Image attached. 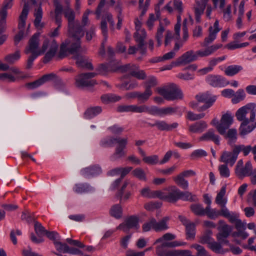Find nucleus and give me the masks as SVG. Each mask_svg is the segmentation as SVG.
I'll list each match as a JSON object with an SVG mask.
<instances>
[{"instance_id": "bf43d9fd", "label": "nucleus", "mask_w": 256, "mask_h": 256, "mask_svg": "<svg viewBox=\"0 0 256 256\" xmlns=\"http://www.w3.org/2000/svg\"><path fill=\"white\" fill-rule=\"evenodd\" d=\"M191 248H193L197 250L198 256H210L205 248L200 245L194 244L191 246Z\"/></svg>"}, {"instance_id": "393cba45", "label": "nucleus", "mask_w": 256, "mask_h": 256, "mask_svg": "<svg viewBox=\"0 0 256 256\" xmlns=\"http://www.w3.org/2000/svg\"><path fill=\"white\" fill-rule=\"evenodd\" d=\"M226 193V188L223 186L218 192L215 199V202L216 204L221 207V209H226V204L227 202V199L225 197Z\"/></svg>"}, {"instance_id": "e2e57ef3", "label": "nucleus", "mask_w": 256, "mask_h": 256, "mask_svg": "<svg viewBox=\"0 0 256 256\" xmlns=\"http://www.w3.org/2000/svg\"><path fill=\"white\" fill-rule=\"evenodd\" d=\"M97 71L98 72V74H104L106 72H114V70H112L111 68L110 67V65L109 64H100L98 68L96 69Z\"/></svg>"}, {"instance_id": "9d476101", "label": "nucleus", "mask_w": 256, "mask_h": 256, "mask_svg": "<svg viewBox=\"0 0 256 256\" xmlns=\"http://www.w3.org/2000/svg\"><path fill=\"white\" fill-rule=\"evenodd\" d=\"M252 166L250 161L247 162L244 166L242 160H239L235 168V174L240 179H242L244 177L250 176L252 174Z\"/></svg>"}, {"instance_id": "774afa93", "label": "nucleus", "mask_w": 256, "mask_h": 256, "mask_svg": "<svg viewBox=\"0 0 256 256\" xmlns=\"http://www.w3.org/2000/svg\"><path fill=\"white\" fill-rule=\"evenodd\" d=\"M155 218H151L148 222L144 223L142 226L144 232H146L150 230L152 228L154 230Z\"/></svg>"}, {"instance_id": "4d7b16f0", "label": "nucleus", "mask_w": 256, "mask_h": 256, "mask_svg": "<svg viewBox=\"0 0 256 256\" xmlns=\"http://www.w3.org/2000/svg\"><path fill=\"white\" fill-rule=\"evenodd\" d=\"M142 160L148 164L154 165L158 162V157L157 155L144 156Z\"/></svg>"}, {"instance_id": "423d86ee", "label": "nucleus", "mask_w": 256, "mask_h": 256, "mask_svg": "<svg viewBox=\"0 0 256 256\" xmlns=\"http://www.w3.org/2000/svg\"><path fill=\"white\" fill-rule=\"evenodd\" d=\"M20 57L19 51H16L14 53L6 55L4 58V60L6 63H4L0 60V70L6 71L9 70L14 74H20L22 73L20 70L16 66L10 67L9 65L14 64Z\"/></svg>"}, {"instance_id": "69168bd1", "label": "nucleus", "mask_w": 256, "mask_h": 256, "mask_svg": "<svg viewBox=\"0 0 256 256\" xmlns=\"http://www.w3.org/2000/svg\"><path fill=\"white\" fill-rule=\"evenodd\" d=\"M237 132L236 130L234 128L230 129L227 134H225L226 138L230 139L229 143L231 144L232 142H234L236 139Z\"/></svg>"}, {"instance_id": "79ce46f5", "label": "nucleus", "mask_w": 256, "mask_h": 256, "mask_svg": "<svg viewBox=\"0 0 256 256\" xmlns=\"http://www.w3.org/2000/svg\"><path fill=\"white\" fill-rule=\"evenodd\" d=\"M110 213L112 216L116 218H121L122 213V206L119 204L113 206L110 210Z\"/></svg>"}, {"instance_id": "7c9ffc66", "label": "nucleus", "mask_w": 256, "mask_h": 256, "mask_svg": "<svg viewBox=\"0 0 256 256\" xmlns=\"http://www.w3.org/2000/svg\"><path fill=\"white\" fill-rule=\"evenodd\" d=\"M34 16L35 17L34 20V24L35 26L38 29H40L44 28V24L43 22H41L42 17V10L40 6L37 9L35 10Z\"/></svg>"}, {"instance_id": "39448f33", "label": "nucleus", "mask_w": 256, "mask_h": 256, "mask_svg": "<svg viewBox=\"0 0 256 256\" xmlns=\"http://www.w3.org/2000/svg\"><path fill=\"white\" fill-rule=\"evenodd\" d=\"M256 114L255 108L248 104L240 108L236 113V116L238 121L250 122L254 121Z\"/></svg>"}, {"instance_id": "2eb2a0df", "label": "nucleus", "mask_w": 256, "mask_h": 256, "mask_svg": "<svg viewBox=\"0 0 256 256\" xmlns=\"http://www.w3.org/2000/svg\"><path fill=\"white\" fill-rule=\"evenodd\" d=\"M196 4L194 5L193 10L195 18L198 22H200V16L204 14L206 3L208 0H195Z\"/></svg>"}, {"instance_id": "f8f14e48", "label": "nucleus", "mask_w": 256, "mask_h": 256, "mask_svg": "<svg viewBox=\"0 0 256 256\" xmlns=\"http://www.w3.org/2000/svg\"><path fill=\"white\" fill-rule=\"evenodd\" d=\"M146 33L144 29H137V31L134 34V38L138 44V48L140 49V53L142 55H145L146 53V48L145 46V39Z\"/></svg>"}, {"instance_id": "e433bc0d", "label": "nucleus", "mask_w": 256, "mask_h": 256, "mask_svg": "<svg viewBox=\"0 0 256 256\" xmlns=\"http://www.w3.org/2000/svg\"><path fill=\"white\" fill-rule=\"evenodd\" d=\"M250 122H242L240 128V133L242 136H244L251 132L256 127L255 124H248Z\"/></svg>"}, {"instance_id": "338daca9", "label": "nucleus", "mask_w": 256, "mask_h": 256, "mask_svg": "<svg viewBox=\"0 0 256 256\" xmlns=\"http://www.w3.org/2000/svg\"><path fill=\"white\" fill-rule=\"evenodd\" d=\"M172 256H192L190 250H172Z\"/></svg>"}, {"instance_id": "c756f323", "label": "nucleus", "mask_w": 256, "mask_h": 256, "mask_svg": "<svg viewBox=\"0 0 256 256\" xmlns=\"http://www.w3.org/2000/svg\"><path fill=\"white\" fill-rule=\"evenodd\" d=\"M170 218L168 216L163 218L160 221L157 222L155 219L154 230L156 232H162L168 228V222Z\"/></svg>"}, {"instance_id": "0e129e2a", "label": "nucleus", "mask_w": 256, "mask_h": 256, "mask_svg": "<svg viewBox=\"0 0 256 256\" xmlns=\"http://www.w3.org/2000/svg\"><path fill=\"white\" fill-rule=\"evenodd\" d=\"M186 235L188 238H194L195 236V225L194 223L189 224L186 227Z\"/></svg>"}, {"instance_id": "5fc2aeb1", "label": "nucleus", "mask_w": 256, "mask_h": 256, "mask_svg": "<svg viewBox=\"0 0 256 256\" xmlns=\"http://www.w3.org/2000/svg\"><path fill=\"white\" fill-rule=\"evenodd\" d=\"M34 231L39 238H42L47 232L42 224L38 222H36L34 223Z\"/></svg>"}, {"instance_id": "a211bd4d", "label": "nucleus", "mask_w": 256, "mask_h": 256, "mask_svg": "<svg viewBox=\"0 0 256 256\" xmlns=\"http://www.w3.org/2000/svg\"><path fill=\"white\" fill-rule=\"evenodd\" d=\"M220 30L219 28V23L218 20H216L214 24V26L209 28V35L204 40V45L206 46L212 42L216 38V34Z\"/></svg>"}, {"instance_id": "8fccbe9b", "label": "nucleus", "mask_w": 256, "mask_h": 256, "mask_svg": "<svg viewBox=\"0 0 256 256\" xmlns=\"http://www.w3.org/2000/svg\"><path fill=\"white\" fill-rule=\"evenodd\" d=\"M246 94L242 89H239L236 93L234 94V98H232V102L234 104H236L244 100Z\"/></svg>"}, {"instance_id": "2f4dec72", "label": "nucleus", "mask_w": 256, "mask_h": 256, "mask_svg": "<svg viewBox=\"0 0 256 256\" xmlns=\"http://www.w3.org/2000/svg\"><path fill=\"white\" fill-rule=\"evenodd\" d=\"M100 28L102 34L104 36V42L102 43L101 48L99 51V54L101 56H104L105 52L104 43L106 41L108 38V28L107 24L105 20H102L101 22Z\"/></svg>"}, {"instance_id": "c03bdc74", "label": "nucleus", "mask_w": 256, "mask_h": 256, "mask_svg": "<svg viewBox=\"0 0 256 256\" xmlns=\"http://www.w3.org/2000/svg\"><path fill=\"white\" fill-rule=\"evenodd\" d=\"M165 31V28L160 22L159 26L158 28L157 32L156 34V39L157 42V46H160L162 44V39L163 38V33Z\"/></svg>"}, {"instance_id": "864d4df0", "label": "nucleus", "mask_w": 256, "mask_h": 256, "mask_svg": "<svg viewBox=\"0 0 256 256\" xmlns=\"http://www.w3.org/2000/svg\"><path fill=\"white\" fill-rule=\"evenodd\" d=\"M132 76H134L139 80H144L146 78V74L142 70H140L138 66H136V68L132 72Z\"/></svg>"}, {"instance_id": "72a5a7b5", "label": "nucleus", "mask_w": 256, "mask_h": 256, "mask_svg": "<svg viewBox=\"0 0 256 256\" xmlns=\"http://www.w3.org/2000/svg\"><path fill=\"white\" fill-rule=\"evenodd\" d=\"M102 112L100 106H96L88 108L84 113V117L87 119L92 118L96 116Z\"/></svg>"}, {"instance_id": "f704fd0d", "label": "nucleus", "mask_w": 256, "mask_h": 256, "mask_svg": "<svg viewBox=\"0 0 256 256\" xmlns=\"http://www.w3.org/2000/svg\"><path fill=\"white\" fill-rule=\"evenodd\" d=\"M74 190L76 193L82 194L93 192L94 188L89 184L84 183L76 184L74 188Z\"/></svg>"}, {"instance_id": "0eeeda50", "label": "nucleus", "mask_w": 256, "mask_h": 256, "mask_svg": "<svg viewBox=\"0 0 256 256\" xmlns=\"http://www.w3.org/2000/svg\"><path fill=\"white\" fill-rule=\"evenodd\" d=\"M58 48V44L55 40L52 38L50 39L46 38L44 39L41 48L42 54H44L46 50H48L44 58L43 62L44 63H47L52 60Z\"/></svg>"}, {"instance_id": "20e7f679", "label": "nucleus", "mask_w": 256, "mask_h": 256, "mask_svg": "<svg viewBox=\"0 0 256 256\" xmlns=\"http://www.w3.org/2000/svg\"><path fill=\"white\" fill-rule=\"evenodd\" d=\"M158 92L168 100H174L181 99L182 94L178 86L174 84H170L164 88H158Z\"/></svg>"}, {"instance_id": "f3484780", "label": "nucleus", "mask_w": 256, "mask_h": 256, "mask_svg": "<svg viewBox=\"0 0 256 256\" xmlns=\"http://www.w3.org/2000/svg\"><path fill=\"white\" fill-rule=\"evenodd\" d=\"M238 154L234 148L232 152H224L220 157V161L232 166L235 163Z\"/></svg>"}, {"instance_id": "bb28decb", "label": "nucleus", "mask_w": 256, "mask_h": 256, "mask_svg": "<svg viewBox=\"0 0 256 256\" xmlns=\"http://www.w3.org/2000/svg\"><path fill=\"white\" fill-rule=\"evenodd\" d=\"M28 11V5L26 2H25L21 14L19 16V22L18 24V28L20 30H24V26H26V20L27 18Z\"/></svg>"}, {"instance_id": "603ef678", "label": "nucleus", "mask_w": 256, "mask_h": 256, "mask_svg": "<svg viewBox=\"0 0 256 256\" xmlns=\"http://www.w3.org/2000/svg\"><path fill=\"white\" fill-rule=\"evenodd\" d=\"M14 74L10 72H4L0 74V80L6 81L9 82H14L16 80V77Z\"/></svg>"}, {"instance_id": "680f3d73", "label": "nucleus", "mask_w": 256, "mask_h": 256, "mask_svg": "<svg viewBox=\"0 0 256 256\" xmlns=\"http://www.w3.org/2000/svg\"><path fill=\"white\" fill-rule=\"evenodd\" d=\"M54 243L58 251L62 252L64 253L68 252L70 247L67 244L58 241H54Z\"/></svg>"}, {"instance_id": "052dcab7", "label": "nucleus", "mask_w": 256, "mask_h": 256, "mask_svg": "<svg viewBox=\"0 0 256 256\" xmlns=\"http://www.w3.org/2000/svg\"><path fill=\"white\" fill-rule=\"evenodd\" d=\"M196 52L198 58L199 57H206L212 54L210 46L204 49H201L198 50H197Z\"/></svg>"}, {"instance_id": "13d9d810", "label": "nucleus", "mask_w": 256, "mask_h": 256, "mask_svg": "<svg viewBox=\"0 0 256 256\" xmlns=\"http://www.w3.org/2000/svg\"><path fill=\"white\" fill-rule=\"evenodd\" d=\"M220 176L222 178H228L230 175V171L228 165L224 164L218 166V168Z\"/></svg>"}, {"instance_id": "c9c22d12", "label": "nucleus", "mask_w": 256, "mask_h": 256, "mask_svg": "<svg viewBox=\"0 0 256 256\" xmlns=\"http://www.w3.org/2000/svg\"><path fill=\"white\" fill-rule=\"evenodd\" d=\"M179 199L190 202H196L198 200L196 195L192 194L188 191L182 192L178 189V200Z\"/></svg>"}, {"instance_id": "49530a36", "label": "nucleus", "mask_w": 256, "mask_h": 256, "mask_svg": "<svg viewBox=\"0 0 256 256\" xmlns=\"http://www.w3.org/2000/svg\"><path fill=\"white\" fill-rule=\"evenodd\" d=\"M191 210L196 215L204 216L206 214V208L199 204H192L190 206Z\"/></svg>"}, {"instance_id": "a878e982", "label": "nucleus", "mask_w": 256, "mask_h": 256, "mask_svg": "<svg viewBox=\"0 0 256 256\" xmlns=\"http://www.w3.org/2000/svg\"><path fill=\"white\" fill-rule=\"evenodd\" d=\"M208 128L206 122L204 120L197 122L188 127V130L192 133H202Z\"/></svg>"}, {"instance_id": "ddd939ff", "label": "nucleus", "mask_w": 256, "mask_h": 256, "mask_svg": "<svg viewBox=\"0 0 256 256\" xmlns=\"http://www.w3.org/2000/svg\"><path fill=\"white\" fill-rule=\"evenodd\" d=\"M233 122V116L228 112L223 114L220 120L219 125L217 126V130L222 135L226 134L228 130Z\"/></svg>"}, {"instance_id": "37998d69", "label": "nucleus", "mask_w": 256, "mask_h": 256, "mask_svg": "<svg viewBox=\"0 0 256 256\" xmlns=\"http://www.w3.org/2000/svg\"><path fill=\"white\" fill-rule=\"evenodd\" d=\"M120 100V96L114 94H105L101 96V100L104 103L116 102Z\"/></svg>"}, {"instance_id": "ea45409f", "label": "nucleus", "mask_w": 256, "mask_h": 256, "mask_svg": "<svg viewBox=\"0 0 256 256\" xmlns=\"http://www.w3.org/2000/svg\"><path fill=\"white\" fill-rule=\"evenodd\" d=\"M242 70V67L240 66L232 65L228 66L225 70L226 74L228 76H232Z\"/></svg>"}, {"instance_id": "c85d7f7f", "label": "nucleus", "mask_w": 256, "mask_h": 256, "mask_svg": "<svg viewBox=\"0 0 256 256\" xmlns=\"http://www.w3.org/2000/svg\"><path fill=\"white\" fill-rule=\"evenodd\" d=\"M40 79L42 84L48 82H52L55 84H60L62 83L61 78L54 73L44 74L40 78Z\"/></svg>"}, {"instance_id": "de8ad7c7", "label": "nucleus", "mask_w": 256, "mask_h": 256, "mask_svg": "<svg viewBox=\"0 0 256 256\" xmlns=\"http://www.w3.org/2000/svg\"><path fill=\"white\" fill-rule=\"evenodd\" d=\"M234 148L238 154L240 152H242L244 156H247L250 151L252 152L253 150V148L250 146H245L243 144L234 146Z\"/></svg>"}, {"instance_id": "6e6552de", "label": "nucleus", "mask_w": 256, "mask_h": 256, "mask_svg": "<svg viewBox=\"0 0 256 256\" xmlns=\"http://www.w3.org/2000/svg\"><path fill=\"white\" fill-rule=\"evenodd\" d=\"M98 74L96 72L84 73L78 76L76 78V84L77 87L82 88L94 86L96 81L91 78Z\"/></svg>"}, {"instance_id": "09e8293b", "label": "nucleus", "mask_w": 256, "mask_h": 256, "mask_svg": "<svg viewBox=\"0 0 256 256\" xmlns=\"http://www.w3.org/2000/svg\"><path fill=\"white\" fill-rule=\"evenodd\" d=\"M205 214L211 219H216L221 215V210L220 211H218L216 209H211L210 206H207L206 208Z\"/></svg>"}, {"instance_id": "473e14b6", "label": "nucleus", "mask_w": 256, "mask_h": 256, "mask_svg": "<svg viewBox=\"0 0 256 256\" xmlns=\"http://www.w3.org/2000/svg\"><path fill=\"white\" fill-rule=\"evenodd\" d=\"M221 216L228 218L232 224H234L238 220L239 218L238 214L230 212L228 208L221 209Z\"/></svg>"}, {"instance_id": "6e6d98bb", "label": "nucleus", "mask_w": 256, "mask_h": 256, "mask_svg": "<svg viewBox=\"0 0 256 256\" xmlns=\"http://www.w3.org/2000/svg\"><path fill=\"white\" fill-rule=\"evenodd\" d=\"M132 174L141 180L146 181V178L144 170L140 168H137L132 172Z\"/></svg>"}, {"instance_id": "a19ab883", "label": "nucleus", "mask_w": 256, "mask_h": 256, "mask_svg": "<svg viewBox=\"0 0 256 256\" xmlns=\"http://www.w3.org/2000/svg\"><path fill=\"white\" fill-rule=\"evenodd\" d=\"M156 247V254L158 256H172V250H168L162 243H159Z\"/></svg>"}, {"instance_id": "9b49d317", "label": "nucleus", "mask_w": 256, "mask_h": 256, "mask_svg": "<svg viewBox=\"0 0 256 256\" xmlns=\"http://www.w3.org/2000/svg\"><path fill=\"white\" fill-rule=\"evenodd\" d=\"M139 218L136 216H131L128 218L124 222L120 224L118 229L124 232H128L130 229L138 230L139 228Z\"/></svg>"}, {"instance_id": "b1692460", "label": "nucleus", "mask_w": 256, "mask_h": 256, "mask_svg": "<svg viewBox=\"0 0 256 256\" xmlns=\"http://www.w3.org/2000/svg\"><path fill=\"white\" fill-rule=\"evenodd\" d=\"M206 82L214 87L223 86L224 84V78L218 75H208L206 78Z\"/></svg>"}, {"instance_id": "6ab92c4d", "label": "nucleus", "mask_w": 256, "mask_h": 256, "mask_svg": "<svg viewBox=\"0 0 256 256\" xmlns=\"http://www.w3.org/2000/svg\"><path fill=\"white\" fill-rule=\"evenodd\" d=\"M200 142L212 141L216 144H220V136L216 134L213 129L208 130L198 138Z\"/></svg>"}, {"instance_id": "1a4fd4ad", "label": "nucleus", "mask_w": 256, "mask_h": 256, "mask_svg": "<svg viewBox=\"0 0 256 256\" xmlns=\"http://www.w3.org/2000/svg\"><path fill=\"white\" fill-rule=\"evenodd\" d=\"M175 238L176 236L174 234L169 232L166 233L162 236L158 238L154 242V244L158 243H162L164 247L167 249V248H174L180 246H184L186 244V242H179L178 241L170 242Z\"/></svg>"}, {"instance_id": "4c0bfd02", "label": "nucleus", "mask_w": 256, "mask_h": 256, "mask_svg": "<svg viewBox=\"0 0 256 256\" xmlns=\"http://www.w3.org/2000/svg\"><path fill=\"white\" fill-rule=\"evenodd\" d=\"M132 112L142 113L146 112L152 114V106H148L146 105H132Z\"/></svg>"}, {"instance_id": "a18cd8bd", "label": "nucleus", "mask_w": 256, "mask_h": 256, "mask_svg": "<svg viewBox=\"0 0 256 256\" xmlns=\"http://www.w3.org/2000/svg\"><path fill=\"white\" fill-rule=\"evenodd\" d=\"M152 94V90L146 88L144 92H138V100L142 102H144L149 99Z\"/></svg>"}, {"instance_id": "aec40b11", "label": "nucleus", "mask_w": 256, "mask_h": 256, "mask_svg": "<svg viewBox=\"0 0 256 256\" xmlns=\"http://www.w3.org/2000/svg\"><path fill=\"white\" fill-rule=\"evenodd\" d=\"M73 58L76 60V64L78 67L84 68L88 70L94 69L91 62L88 60L86 56L76 54L73 56Z\"/></svg>"}, {"instance_id": "f257e3e1", "label": "nucleus", "mask_w": 256, "mask_h": 256, "mask_svg": "<svg viewBox=\"0 0 256 256\" xmlns=\"http://www.w3.org/2000/svg\"><path fill=\"white\" fill-rule=\"evenodd\" d=\"M62 12L68 20V28L71 42L66 40L62 44L58 54L60 58L68 56V54H73L77 52L80 48L81 38L84 36V32L78 20H75L76 14L70 6H64Z\"/></svg>"}, {"instance_id": "412c9836", "label": "nucleus", "mask_w": 256, "mask_h": 256, "mask_svg": "<svg viewBox=\"0 0 256 256\" xmlns=\"http://www.w3.org/2000/svg\"><path fill=\"white\" fill-rule=\"evenodd\" d=\"M166 190V201L174 203L178 200V188L174 186H171L168 187Z\"/></svg>"}, {"instance_id": "3c124183", "label": "nucleus", "mask_w": 256, "mask_h": 256, "mask_svg": "<svg viewBox=\"0 0 256 256\" xmlns=\"http://www.w3.org/2000/svg\"><path fill=\"white\" fill-rule=\"evenodd\" d=\"M196 98L199 102L209 103L212 100L216 98V96L211 97L208 93L199 94L196 96Z\"/></svg>"}, {"instance_id": "f03ea898", "label": "nucleus", "mask_w": 256, "mask_h": 256, "mask_svg": "<svg viewBox=\"0 0 256 256\" xmlns=\"http://www.w3.org/2000/svg\"><path fill=\"white\" fill-rule=\"evenodd\" d=\"M114 144H117L114 153L110 156L112 161H116L124 157L126 154L124 149L128 144V138L121 137L108 136L102 138L100 144L102 147H112Z\"/></svg>"}, {"instance_id": "7ed1b4c3", "label": "nucleus", "mask_w": 256, "mask_h": 256, "mask_svg": "<svg viewBox=\"0 0 256 256\" xmlns=\"http://www.w3.org/2000/svg\"><path fill=\"white\" fill-rule=\"evenodd\" d=\"M24 52L26 54H31L28 58L26 65V68H30L34 60L42 54V50L39 48V34H36L30 38Z\"/></svg>"}, {"instance_id": "4be33fe9", "label": "nucleus", "mask_w": 256, "mask_h": 256, "mask_svg": "<svg viewBox=\"0 0 256 256\" xmlns=\"http://www.w3.org/2000/svg\"><path fill=\"white\" fill-rule=\"evenodd\" d=\"M176 111V108L166 107L160 108L156 106H152V115H158L160 116H164L166 115L172 114Z\"/></svg>"}, {"instance_id": "cd10ccee", "label": "nucleus", "mask_w": 256, "mask_h": 256, "mask_svg": "<svg viewBox=\"0 0 256 256\" xmlns=\"http://www.w3.org/2000/svg\"><path fill=\"white\" fill-rule=\"evenodd\" d=\"M54 5L55 8V22L58 28L61 26L62 16L61 14L62 10V6L59 0H53Z\"/></svg>"}, {"instance_id": "5701e85b", "label": "nucleus", "mask_w": 256, "mask_h": 256, "mask_svg": "<svg viewBox=\"0 0 256 256\" xmlns=\"http://www.w3.org/2000/svg\"><path fill=\"white\" fill-rule=\"evenodd\" d=\"M102 168L100 166L94 165L82 169L80 172L84 177L89 178L98 175L102 173Z\"/></svg>"}, {"instance_id": "4468645a", "label": "nucleus", "mask_w": 256, "mask_h": 256, "mask_svg": "<svg viewBox=\"0 0 256 256\" xmlns=\"http://www.w3.org/2000/svg\"><path fill=\"white\" fill-rule=\"evenodd\" d=\"M198 60L196 52L193 50H188L176 59L175 66H184Z\"/></svg>"}, {"instance_id": "dca6fc26", "label": "nucleus", "mask_w": 256, "mask_h": 256, "mask_svg": "<svg viewBox=\"0 0 256 256\" xmlns=\"http://www.w3.org/2000/svg\"><path fill=\"white\" fill-rule=\"evenodd\" d=\"M148 125L151 127L156 126L158 130L160 131H170L176 128L178 124L177 122L169 124L164 120H156L154 124L148 123Z\"/></svg>"}, {"instance_id": "58836bf2", "label": "nucleus", "mask_w": 256, "mask_h": 256, "mask_svg": "<svg viewBox=\"0 0 256 256\" xmlns=\"http://www.w3.org/2000/svg\"><path fill=\"white\" fill-rule=\"evenodd\" d=\"M173 180L176 184L184 190L188 189V180H186L184 177L178 174L176 176L173 178Z\"/></svg>"}]
</instances>
